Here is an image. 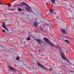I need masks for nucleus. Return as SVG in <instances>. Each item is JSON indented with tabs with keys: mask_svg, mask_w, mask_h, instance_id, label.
Listing matches in <instances>:
<instances>
[{
	"mask_svg": "<svg viewBox=\"0 0 74 74\" xmlns=\"http://www.w3.org/2000/svg\"><path fill=\"white\" fill-rule=\"evenodd\" d=\"M21 5H24L25 6L26 8H27V10L28 11V12H31L32 9L31 8H30V7L28 5L23 2H21Z\"/></svg>",
	"mask_w": 74,
	"mask_h": 74,
	"instance_id": "f257e3e1",
	"label": "nucleus"
},
{
	"mask_svg": "<svg viewBox=\"0 0 74 74\" xmlns=\"http://www.w3.org/2000/svg\"><path fill=\"white\" fill-rule=\"evenodd\" d=\"M59 51L60 52V55L61 56L62 58V59L64 58L65 56V55H64V54L63 53V52H62V49L60 48L59 49Z\"/></svg>",
	"mask_w": 74,
	"mask_h": 74,
	"instance_id": "f03ea898",
	"label": "nucleus"
},
{
	"mask_svg": "<svg viewBox=\"0 0 74 74\" xmlns=\"http://www.w3.org/2000/svg\"><path fill=\"white\" fill-rule=\"evenodd\" d=\"M2 27H3V28H4V29H6V30H7V31L8 32V30H9L6 27V26L5 25V22H3Z\"/></svg>",
	"mask_w": 74,
	"mask_h": 74,
	"instance_id": "7ed1b4c3",
	"label": "nucleus"
},
{
	"mask_svg": "<svg viewBox=\"0 0 74 74\" xmlns=\"http://www.w3.org/2000/svg\"><path fill=\"white\" fill-rule=\"evenodd\" d=\"M9 68L11 70H13V71H15L16 70V69L15 68H13L10 65L9 66Z\"/></svg>",
	"mask_w": 74,
	"mask_h": 74,
	"instance_id": "20e7f679",
	"label": "nucleus"
},
{
	"mask_svg": "<svg viewBox=\"0 0 74 74\" xmlns=\"http://www.w3.org/2000/svg\"><path fill=\"white\" fill-rule=\"evenodd\" d=\"M44 40H45V41H46V42H47V43H48V44H49V42L51 41H49V40L48 39L44 37Z\"/></svg>",
	"mask_w": 74,
	"mask_h": 74,
	"instance_id": "39448f33",
	"label": "nucleus"
},
{
	"mask_svg": "<svg viewBox=\"0 0 74 74\" xmlns=\"http://www.w3.org/2000/svg\"><path fill=\"white\" fill-rule=\"evenodd\" d=\"M44 40H45V41H46V42H47V43H48V44H49V42L51 41H49V40L48 39L44 37Z\"/></svg>",
	"mask_w": 74,
	"mask_h": 74,
	"instance_id": "423d86ee",
	"label": "nucleus"
},
{
	"mask_svg": "<svg viewBox=\"0 0 74 74\" xmlns=\"http://www.w3.org/2000/svg\"><path fill=\"white\" fill-rule=\"evenodd\" d=\"M48 44L50 45V46L51 47V48H53V47L55 46V45L54 44H53V43L51 42V41H50Z\"/></svg>",
	"mask_w": 74,
	"mask_h": 74,
	"instance_id": "0eeeda50",
	"label": "nucleus"
},
{
	"mask_svg": "<svg viewBox=\"0 0 74 74\" xmlns=\"http://www.w3.org/2000/svg\"><path fill=\"white\" fill-rule=\"evenodd\" d=\"M35 40H36V41H37L38 42L39 44L40 43H42V40H41L40 39L36 38Z\"/></svg>",
	"mask_w": 74,
	"mask_h": 74,
	"instance_id": "6e6552de",
	"label": "nucleus"
},
{
	"mask_svg": "<svg viewBox=\"0 0 74 74\" xmlns=\"http://www.w3.org/2000/svg\"><path fill=\"white\" fill-rule=\"evenodd\" d=\"M67 58L66 57V56H65V57H64L63 58V59H64V60H66V61H67L69 62V63L71 64V62L69 61V60L67 59Z\"/></svg>",
	"mask_w": 74,
	"mask_h": 74,
	"instance_id": "1a4fd4ad",
	"label": "nucleus"
},
{
	"mask_svg": "<svg viewBox=\"0 0 74 74\" xmlns=\"http://www.w3.org/2000/svg\"><path fill=\"white\" fill-rule=\"evenodd\" d=\"M29 69L31 71H32L33 72H35V71L36 70V69L33 68H29Z\"/></svg>",
	"mask_w": 74,
	"mask_h": 74,
	"instance_id": "9d476101",
	"label": "nucleus"
},
{
	"mask_svg": "<svg viewBox=\"0 0 74 74\" xmlns=\"http://www.w3.org/2000/svg\"><path fill=\"white\" fill-rule=\"evenodd\" d=\"M38 65L39 66H40V67H44V66L43 65H42V64H41L40 62H38L37 63Z\"/></svg>",
	"mask_w": 74,
	"mask_h": 74,
	"instance_id": "9b49d317",
	"label": "nucleus"
},
{
	"mask_svg": "<svg viewBox=\"0 0 74 74\" xmlns=\"http://www.w3.org/2000/svg\"><path fill=\"white\" fill-rule=\"evenodd\" d=\"M34 26L35 27H37V23L36 22H34Z\"/></svg>",
	"mask_w": 74,
	"mask_h": 74,
	"instance_id": "f8f14e48",
	"label": "nucleus"
},
{
	"mask_svg": "<svg viewBox=\"0 0 74 74\" xmlns=\"http://www.w3.org/2000/svg\"><path fill=\"white\" fill-rule=\"evenodd\" d=\"M61 31L62 32V33L63 34H66V31H65V29H61Z\"/></svg>",
	"mask_w": 74,
	"mask_h": 74,
	"instance_id": "ddd939ff",
	"label": "nucleus"
},
{
	"mask_svg": "<svg viewBox=\"0 0 74 74\" xmlns=\"http://www.w3.org/2000/svg\"><path fill=\"white\" fill-rule=\"evenodd\" d=\"M46 25L48 26H49V27H50L52 25L51 24V23H47L46 24Z\"/></svg>",
	"mask_w": 74,
	"mask_h": 74,
	"instance_id": "4468645a",
	"label": "nucleus"
},
{
	"mask_svg": "<svg viewBox=\"0 0 74 74\" xmlns=\"http://www.w3.org/2000/svg\"><path fill=\"white\" fill-rule=\"evenodd\" d=\"M55 1H56V0H51V2L52 4H55Z\"/></svg>",
	"mask_w": 74,
	"mask_h": 74,
	"instance_id": "2eb2a0df",
	"label": "nucleus"
},
{
	"mask_svg": "<svg viewBox=\"0 0 74 74\" xmlns=\"http://www.w3.org/2000/svg\"><path fill=\"white\" fill-rule=\"evenodd\" d=\"M42 69H43V70H48V69L47 68H46V67H45V66H43V67L42 68Z\"/></svg>",
	"mask_w": 74,
	"mask_h": 74,
	"instance_id": "dca6fc26",
	"label": "nucleus"
},
{
	"mask_svg": "<svg viewBox=\"0 0 74 74\" xmlns=\"http://www.w3.org/2000/svg\"><path fill=\"white\" fill-rule=\"evenodd\" d=\"M49 11L50 12V13H51V14H52L53 13V10H52V9H50Z\"/></svg>",
	"mask_w": 74,
	"mask_h": 74,
	"instance_id": "f3484780",
	"label": "nucleus"
},
{
	"mask_svg": "<svg viewBox=\"0 0 74 74\" xmlns=\"http://www.w3.org/2000/svg\"><path fill=\"white\" fill-rule=\"evenodd\" d=\"M5 5H8V7H9V8H10V7H11V4H7L6 3H5Z\"/></svg>",
	"mask_w": 74,
	"mask_h": 74,
	"instance_id": "a211bd4d",
	"label": "nucleus"
},
{
	"mask_svg": "<svg viewBox=\"0 0 74 74\" xmlns=\"http://www.w3.org/2000/svg\"><path fill=\"white\" fill-rule=\"evenodd\" d=\"M18 11H23V10H22V9L19 8H18Z\"/></svg>",
	"mask_w": 74,
	"mask_h": 74,
	"instance_id": "6ab92c4d",
	"label": "nucleus"
},
{
	"mask_svg": "<svg viewBox=\"0 0 74 74\" xmlns=\"http://www.w3.org/2000/svg\"><path fill=\"white\" fill-rule=\"evenodd\" d=\"M69 71H70V72H71V73H74V71L69 70Z\"/></svg>",
	"mask_w": 74,
	"mask_h": 74,
	"instance_id": "aec40b11",
	"label": "nucleus"
},
{
	"mask_svg": "<svg viewBox=\"0 0 74 74\" xmlns=\"http://www.w3.org/2000/svg\"><path fill=\"white\" fill-rule=\"evenodd\" d=\"M65 41L67 43H69L70 42L67 40H65Z\"/></svg>",
	"mask_w": 74,
	"mask_h": 74,
	"instance_id": "412c9836",
	"label": "nucleus"
},
{
	"mask_svg": "<svg viewBox=\"0 0 74 74\" xmlns=\"http://www.w3.org/2000/svg\"><path fill=\"white\" fill-rule=\"evenodd\" d=\"M16 60H19V57L16 58Z\"/></svg>",
	"mask_w": 74,
	"mask_h": 74,
	"instance_id": "4be33fe9",
	"label": "nucleus"
},
{
	"mask_svg": "<svg viewBox=\"0 0 74 74\" xmlns=\"http://www.w3.org/2000/svg\"><path fill=\"white\" fill-rule=\"evenodd\" d=\"M27 40L30 41V38L29 37H28L27 38Z\"/></svg>",
	"mask_w": 74,
	"mask_h": 74,
	"instance_id": "5701e85b",
	"label": "nucleus"
},
{
	"mask_svg": "<svg viewBox=\"0 0 74 74\" xmlns=\"http://www.w3.org/2000/svg\"><path fill=\"white\" fill-rule=\"evenodd\" d=\"M8 10H10V11H13V9H8Z\"/></svg>",
	"mask_w": 74,
	"mask_h": 74,
	"instance_id": "b1692460",
	"label": "nucleus"
},
{
	"mask_svg": "<svg viewBox=\"0 0 74 74\" xmlns=\"http://www.w3.org/2000/svg\"><path fill=\"white\" fill-rule=\"evenodd\" d=\"M17 6H21V5H22L21 4H17Z\"/></svg>",
	"mask_w": 74,
	"mask_h": 74,
	"instance_id": "393cba45",
	"label": "nucleus"
},
{
	"mask_svg": "<svg viewBox=\"0 0 74 74\" xmlns=\"http://www.w3.org/2000/svg\"><path fill=\"white\" fill-rule=\"evenodd\" d=\"M2 31L4 33H5V31L3 29H2Z\"/></svg>",
	"mask_w": 74,
	"mask_h": 74,
	"instance_id": "a878e982",
	"label": "nucleus"
},
{
	"mask_svg": "<svg viewBox=\"0 0 74 74\" xmlns=\"http://www.w3.org/2000/svg\"><path fill=\"white\" fill-rule=\"evenodd\" d=\"M40 29H40L42 31H44V29H42V28Z\"/></svg>",
	"mask_w": 74,
	"mask_h": 74,
	"instance_id": "bb28decb",
	"label": "nucleus"
},
{
	"mask_svg": "<svg viewBox=\"0 0 74 74\" xmlns=\"http://www.w3.org/2000/svg\"><path fill=\"white\" fill-rule=\"evenodd\" d=\"M39 52H41V50L40 49H39Z\"/></svg>",
	"mask_w": 74,
	"mask_h": 74,
	"instance_id": "cd10ccee",
	"label": "nucleus"
},
{
	"mask_svg": "<svg viewBox=\"0 0 74 74\" xmlns=\"http://www.w3.org/2000/svg\"><path fill=\"white\" fill-rule=\"evenodd\" d=\"M0 4H1L2 5H4V4L2 3H1V2H0Z\"/></svg>",
	"mask_w": 74,
	"mask_h": 74,
	"instance_id": "c85d7f7f",
	"label": "nucleus"
},
{
	"mask_svg": "<svg viewBox=\"0 0 74 74\" xmlns=\"http://www.w3.org/2000/svg\"><path fill=\"white\" fill-rule=\"evenodd\" d=\"M43 44H44V45H46L47 44V43H45V42H44V43H43Z\"/></svg>",
	"mask_w": 74,
	"mask_h": 74,
	"instance_id": "c756f323",
	"label": "nucleus"
},
{
	"mask_svg": "<svg viewBox=\"0 0 74 74\" xmlns=\"http://www.w3.org/2000/svg\"><path fill=\"white\" fill-rule=\"evenodd\" d=\"M66 38H68V39H70V37H69V36H66Z\"/></svg>",
	"mask_w": 74,
	"mask_h": 74,
	"instance_id": "7c9ffc66",
	"label": "nucleus"
},
{
	"mask_svg": "<svg viewBox=\"0 0 74 74\" xmlns=\"http://www.w3.org/2000/svg\"><path fill=\"white\" fill-rule=\"evenodd\" d=\"M30 55H31L32 57H33V54H30Z\"/></svg>",
	"mask_w": 74,
	"mask_h": 74,
	"instance_id": "2f4dec72",
	"label": "nucleus"
},
{
	"mask_svg": "<svg viewBox=\"0 0 74 74\" xmlns=\"http://www.w3.org/2000/svg\"><path fill=\"white\" fill-rule=\"evenodd\" d=\"M39 28L40 29H41V26H40L39 27Z\"/></svg>",
	"mask_w": 74,
	"mask_h": 74,
	"instance_id": "473e14b6",
	"label": "nucleus"
},
{
	"mask_svg": "<svg viewBox=\"0 0 74 74\" xmlns=\"http://www.w3.org/2000/svg\"><path fill=\"white\" fill-rule=\"evenodd\" d=\"M15 5H14L13 6V8H15Z\"/></svg>",
	"mask_w": 74,
	"mask_h": 74,
	"instance_id": "72a5a7b5",
	"label": "nucleus"
},
{
	"mask_svg": "<svg viewBox=\"0 0 74 74\" xmlns=\"http://www.w3.org/2000/svg\"><path fill=\"white\" fill-rule=\"evenodd\" d=\"M49 70H50V71H51V70H52V69H49Z\"/></svg>",
	"mask_w": 74,
	"mask_h": 74,
	"instance_id": "f704fd0d",
	"label": "nucleus"
},
{
	"mask_svg": "<svg viewBox=\"0 0 74 74\" xmlns=\"http://www.w3.org/2000/svg\"><path fill=\"white\" fill-rule=\"evenodd\" d=\"M1 45V46H2V47H3V46H2V45Z\"/></svg>",
	"mask_w": 74,
	"mask_h": 74,
	"instance_id": "c9c22d12",
	"label": "nucleus"
},
{
	"mask_svg": "<svg viewBox=\"0 0 74 74\" xmlns=\"http://www.w3.org/2000/svg\"><path fill=\"white\" fill-rule=\"evenodd\" d=\"M57 19H59V18L58 17H57Z\"/></svg>",
	"mask_w": 74,
	"mask_h": 74,
	"instance_id": "e433bc0d",
	"label": "nucleus"
},
{
	"mask_svg": "<svg viewBox=\"0 0 74 74\" xmlns=\"http://www.w3.org/2000/svg\"><path fill=\"white\" fill-rule=\"evenodd\" d=\"M64 37V38H66L67 36H65V37Z\"/></svg>",
	"mask_w": 74,
	"mask_h": 74,
	"instance_id": "4c0bfd02",
	"label": "nucleus"
},
{
	"mask_svg": "<svg viewBox=\"0 0 74 74\" xmlns=\"http://www.w3.org/2000/svg\"><path fill=\"white\" fill-rule=\"evenodd\" d=\"M30 36H31V37H32V36L31 35H30Z\"/></svg>",
	"mask_w": 74,
	"mask_h": 74,
	"instance_id": "58836bf2",
	"label": "nucleus"
},
{
	"mask_svg": "<svg viewBox=\"0 0 74 74\" xmlns=\"http://www.w3.org/2000/svg\"><path fill=\"white\" fill-rule=\"evenodd\" d=\"M14 1H16V0H14Z\"/></svg>",
	"mask_w": 74,
	"mask_h": 74,
	"instance_id": "ea45409f",
	"label": "nucleus"
},
{
	"mask_svg": "<svg viewBox=\"0 0 74 74\" xmlns=\"http://www.w3.org/2000/svg\"><path fill=\"white\" fill-rule=\"evenodd\" d=\"M14 0H13V1H12V2H14Z\"/></svg>",
	"mask_w": 74,
	"mask_h": 74,
	"instance_id": "a19ab883",
	"label": "nucleus"
},
{
	"mask_svg": "<svg viewBox=\"0 0 74 74\" xmlns=\"http://www.w3.org/2000/svg\"><path fill=\"white\" fill-rule=\"evenodd\" d=\"M32 13H33L34 14H35V13H33V12H32Z\"/></svg>",
	"mask_w": 74,
	"mask_h": 74,
	"instance_id": "79ce46f5",
	"label": "nucleus"
},
{
	"mask_svg": "<svg viewBox=\"0 0 74 74\" xmlns=\"http://www.w3.org/2000/svg\"><path fill=\"white\" fill-rule=\"evenodd\" d=\"M0 65H1V63L0 62Z\"/></svg>",
	"mask_w": 74,
	"mask_h": 74,
	"instance_id": "37998d69",
	"label": "nucleus"
},
{
	"mask_svg": "<svg viewBox=\"0 0 74 74\" xmlns=\"http://www.w3.org/2000/svg\"><path fill=\"white\" fill-rule=\"evenodd\" d=\"M55 47H56V46H55Z\"/></svg>",
	"mask_w": 74,
	"mask_h": 74,
	"instance_id": "c03bdc74",
	"label": "nucleus"
},
{
	"mask_svg": "<svg viewBox=\"0 0 74 74\" xmlns=\"http://www.w3.org/2000/svg\"><path fill=\"white\" fill-rule=\"evenodd\" d=\"M21 74H22V73H21Z\"/></svg>",
	"mask_w": 74,
	"mask_h": 74,
	"instance_id": "a18cd8bd",
	"label": "nucleus"
},
{
	"mask_svg": "<svg viewBox=\"0 0 74 74\" xmlns=\"http://www.w3.org/2000/svg\"><path fill=\"white\" fill-rule=\"evenodd\" d=\"M21 74H22V73H21Z\"/></svg>",
	"mask_w": 74,
	"mask_h": 74,
	"instance_id": "49530a36",
	"label": "nucleus"
},
{
	"mask_svg": "<svg viewBox=\"0 0 74 74\" xmlns=\"http://www.w3.org/2000/svg\"><path fill=\"white\" fill-rule=\"evenodd\" d=\"M0 2H1L0 1Z\"/></svg>",
	"mask_w": 74,
	"mask_h": 74,
	"instance_id": "de8ad7c7",
	"label": "nucleus"
}]
</instances>
